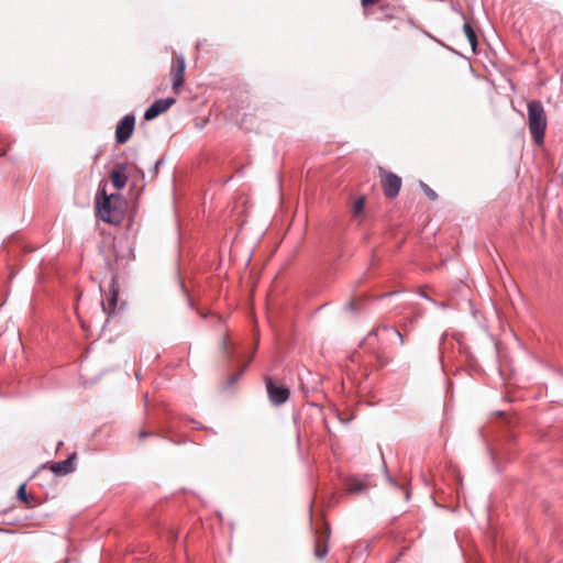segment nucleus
I'll list each match as a JSON object with an SVG mask.
<instances>
[{
	"label": "nucleus",
	"mask_w": 563,
	"mask_h": 563,
	"mask_svg": "<svg viewBox=\"0 0 563 563\" xmlns=\"http://www.w3.org/2000/svg\"><path fill=\"white\" fill-rule=\"evenodd\" d=\"M124 200L118 194L107 196L101 190L96 198L97 216L107 223L119 224L123 220Z\"/></svg>",
	"instance_id": "nucleus-1"
},
{
	"label": "nucleus",
	"mask_w": 563,
	"mask_h": 563,
	"mask_svg": "<svg viewBox=\"0 0 563 563\" xmlns=\"http://www.w3.org/2000/svg\"><path fill=\"white\" fill-rule=\"evenodd\" d=\"M528 126L533 142L543 144L548 120L543 104L539 100L528 102Z\"/></svg>",
	"instance_id": "nucleus-2"
},
{
	"label": "nucleus",
	"mask_w": 563,
	"mask_h": 563,
	"mask_svg": "<svg viewBox=\"0 0 563 563\" xmlns=\"http://www.w3.org/2000/svg\"><path fill=\"white\" fill-rule=\"evenodd\" d=\"M265 385L269 401L274 406H280L289 399V389L283 385H277L272 377L265 378Z\"/></svg>",
	"instance_id": "nucleus-3"
},
{
	"label": "nucleus",
	"mask_w": 563,
	"mask_h": 563,
	"mask_svg": "<svg viewBox=\"0 0 563 563\" xmlns=\"http://www.w3.org/2000/svg\"><path fill=\"white\" fill-rule=\"evenodd\" d=\"M134 128L135 117L133 114H125L117 124L115 142L118 144L126 143L132 136Z\"/></svg>",
	"instance_id": "nucleus-4"
},
{
	"label": "nucleus",
	"mask_w": 563,
	"mask_h": 563,
	"mask_svg": "<svg viewBox=\"0 0 563 563\" xmlns=\"http://www.w3.org/2000/svg\"><path fill=\"white\" fill-rule=\"evenodd\" d=\"M186 69V62L183 55L175 57V64L172 67V88L175 93H179L184 85V73Z\"/></svg>",
	"instance_id": "nucleus-5"
},
{
	"label": "nucleus",
	"mask_w": 563,
	"mask_h": 563,
	"mask_svg": "<svg viewBox=\"0 0 563 563\" xmlns=\"http://www.w3.org/2000/svg\"><path fill=\"white\" fill-rule=\"evenodd\" d=\"M176 102L175 98H165L155 100L144 112L146 121L154 120L165 111H167Z\"/></svg>",
	"instance_id": "nucleus-6"
},
{
	"label": "nucleus",
	"mask_w": 563,
	"mask_h": 563,
	"mask_svg": "<svg viewBox=\"0 0 563 563\" xmlns=\"http://www.w3.org/2000/svg\"><path fill=\"white\" fill-rule=\"evenodd\" d=\"M383 190L387 198H395L401 188V178L394 174L387 173L383 178Z\"/></svg>",
	"instance_id": "nucleus-7"
},
{
	"label": "nucleus",
	"mask_w": 563,
	"mask_h": 563,
	"mask_svg": "<svg viewBox=\"0 0 563 563\" xmlns=\"http://www.w3.org/2000/svg\"><path fill=\"white\" fill-rule=\"evenodd\" d=\"M369 335H375L378 340H398L399 344H404L402 334L393 325H380L373 330Z\"/></svg>",
	"instance_id": "nucleus-8"
},
{
	"label": "nucleus",
	"mask_w": 563,
	"mask_h": 563,
	"mask_svg": "<svg viewBox=\"0 0 563 563\" xmlns=\"http://www.w3.org/2000/svg\"><path fill=\"white\" fill-rule=\"evenodd\" d=\"M125 172L126 164L121 163L118 164L117 167L110 174L111 184L118 190L123 189L126 185L128 177Z\"/></svg>",
	"instance_id": "nucleus-9"
},
{
	"label": "nucleus",
	"mask_w": 563,
	"mask_h": 563,
	"mask_svg": "<svg viewBox=\"0 0 563 563\" xmlns=\"http://www.w3.org/2000/svg\"><path fill=\"white\" fill-rule=\"evenodd\" d=\"M115 284V276H112L111 278V289L109 292V296L107 298V301H102V310L107 314H111L115 311L117 303H118V290L114 287Z\"/></svg>",
	"instance_id": "nucleus-10"
},
{
	"label": "nucleus",
	"mask_w": 563,
	"mask_h": 563,
	"mask_svg": "<svg viewBox=\"0 0 563 563\" xmlns=\"http://www.w3.org/2000/svg\"><path fill=\"white\" fill-rule=\"evenodd\" d=\"M74 470V456H69L64 461L55 462L51 465V471L57 476H65Z\"/></svg>",
	"instance_id": "nucleus-11"
},
{
	"label": "nucleus",
	"mask_w": 563,
	"mask_h": 563,
	"mask_svg": "<svg viewBox=\"0 0 563 563\" xmlns=\"http://www.w3.org/2000/svg\"><path fill=\"white\" fill-rule=\"evenodd\" d=\"M368 485L356 476H351L345 482V489L350 494H358L367 489Z\"/></svg>",
	"instance_id": "nucleus-12"
},
{
	"label": "nucleus",
	"mask_w": 563,
	"mask_h": 563,
	"mask_svg": "<svg viewBox=\"0 0 563 563\" xmlns=\"http://www.w3.org/2000/svg\"><path fill=\"white\" fill-rule=\"evenodd\" d=\"M324 533H325L324 540H321V538H319L314 544V555L318 559H323L328 554V551H329L327 540L330 537V528L328 525H324Z\"/></svg>",
	"instance_id": "nucleus-13"
},
{
	"label": "nucleus",
	"mask_w": 563,
	"mask_h": 563,
	"mask_svg": "<svg viewBox=\"0 0 563 563\" xmlns=\"http://www.w3.org/2000/svg\"><path fill=\"white\" fill-rule=\"evenodd\" d=\"M463 31H464L465 36L467 37L470 44L472 45V47L475 48L477 45V36H476L474 29L472 27V25L468 22L464 23Z\"/></svg>",
	"instance_id": "nucleus-14"
},
{
	"label": "nucleus",
	"mask_w": 563,
	"mask_h": 563,
	"mask_svg": "<svg viewBox=\"0 0 563 563\" xmlns=\"http://www.w3.org/2000/svg\"><path fill=\"white\" fill-rule=\"evenodd\" d=\"M221 350L223 354L227 356V358L231 360L233 357L235 346L233 343L229 341L227 336H224L221 341Z\"/></svg>",
	"instance_id": "nucleus-15"
},
{
	"label": "nucleus",
	"mask_w": 563,
	"mask_h": 563,
	"mask_svg": "<svg viewBox=\"0 0 563 563\" xmlns=\"http://www.w3.org/2000/svg\"><path fill=\"white\" fill-rule=\"evenodd\" d=\"M420 186L422 188V190L424 191V194L428 196V198L432 201L437 200L438 198V195L437 192L431 189L427 184H424L423 181H420Z\"/></svg>",
	"instance_id": "nucleus-16"
},
{
	"label": "nucleus",
	"mask_w": 563,
	"mask_h": 563,
	"mask_svg": "<svg viewBox=\"0 0 563 563\" xmlns=\"http://www.w3.org/2000/svg\"><path fill=\"white\" fill-rule=\"evenodd\" d=\"M16 497L21 501L29 503L30 496L26 494L25 484L20 485L16 492Z\"/></svg>",
	"instance_id": "nucleus-17"
},
{
	"label": "nucleus",
	"mask_w": 563,
	"mask_h": 563,
	"mask_svg": "<svg viewBox=\"0 0 563 563\" xmlns=\"http://www.w3.org/2000/svg\"><path fill=\"white\" fill-rule=\"evenodd\" d=\"M387 479H388V482H389L391 485H394V486H396V487H398V488L402 489V490H404V495H405V499H406V500H409V498H410V492H409L405 486H402V485H398V484L396 483V481H395L390 475H388V474H387Z\"/></svg>",
	"instance_id": "nucleus-18"
},
{
	"label": "nucleus",
	"mask_w": 563,
	"mask_h": 563,
	"mask_svg": "<svg viewBox=\"0 0 563 563\" xmlns=\"http://www.w3.org/2000/svg\"><path fill=\"white\" fill-rule=\"evenodd\" d=\"M363 208H364V198L356 199L353 205V213L355 216H357L358 213L362 212Z\"/></svg>",
	"instance_id": "nucleus-19"
},
{
	"label": "nucleus",
	"mask_w": 563,
	"mask_h": 563,
	"mask_svg": "<svg viewBox=\"0 0 563 563\" xmlns=\"http://www.w3.org/2000/svg\"><path fill=\"white\" fill-rule=\"evenodd\" d=\"M245 367H246V365L241 369V372H240V373H238V374H235V375H233V376H231V377L229 378V385H231V386H232V385H233V384L239 379V377L243 374V372H244Z\"/></svg>",
	"instance_id": "nucleus-20"
},
{
	"label": "nucleus",
	"mask_w": 563,
	"mask_h": 563,
	"mask_svg": "<svg viewBox=\"0 0 563 563\" xmlns=\"http://www.w3.org/2000/svg\"><path fill=\"white\" fill-rule=\"evenodd\" d=\"M380 0H361V3L364 8H367L369 5L376 4Z\"/></svg>",
	"instance_id": "nucleus-21"
},
{
	"label": "nucleus",
	"mask_w": 563,
	"mask_h": 563,
	"mask_svg": "<svg viewBox=\"0 0 563 563\" xmlns=\"http://www.w3.org/2000/svg\"><path fill=\"white\" fill-rule=\"evenodd\" d=\"M163 164V159H158L155 164H154V167H153V172L154 173H157L158 172V168L159 166Z\"/></svg>",
	"instance_id": "nucleus-22"
},
{
	"label": "nucleus",
	"mask_w": 563,
	"mask_h": 563,
	"mask_svg": "<svg viewBox=\"0 0 563 563\" xmlns=\"http://www.w3.org/2000/svg\"><path fill=\"white\" fill-rule=\"evenodd\" d=\"M377 361H378V363H379V365H380V366H385V365L388 363V361H387V360H384L382 356H378V357H377Z\"/></svg>",
	"instance_id": "nucleus-23"
},
{
	"label": "nucleus",
	"mask_w": 563,
	"mask_h": 563,
	"mask_svg": "<svg viewBox=\"0 0 563 563\" xmlns=\"http://www.w3.org/2000/svg\"><path fill=\"white\" fill-rule=\"evenodd\" d=\"M190 422L194 424V427L196 429H203V427L199 422H197L196 420L191 419Z\"/></svg>",
	"instance_id": "nucleus-24"
},
{
	"label": "nucleus",
	"mask_w": 563,
	"mask_h": 563,
	"mask_svg": "<svg viewBox=\"0 0 563 563\" xmlns=\"http://www.w3.org/2000/svg\"><path fill=\"white\" fill-rule=\"evenodd\" d=\"M147 435H150V433H147V432H140L139 438L142 440V439L146 438Z\"/></svg>",
	"instance_id": "nucleus-25"
},
{
	"label": "nucleus",
	"mask_w": 563,
	"mask_h": 563,
	"mask_svg": "<svg viewBox=\"0 0 563 563\" xmlns=\"http://www.w3.org/2000/svg\"><path fill=\"white\" fill-rule=\"evenodd\" d=\"M395 294H396V292L394 291V292L385 294L384 296H385V297H387V296H393V295H395Z\"/></svg>",
	"instance_id": "nucleus-26"
}]
</instances>
